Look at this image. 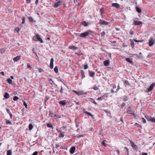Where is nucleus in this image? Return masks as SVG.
I'll return each mask as SVG.
<instances>
[{
    "label": "nucleus",
    "instance_id": "obj_8",
    "mask_svg": "<svg viewBox=\"0 0 155 155\" xmlns=\"http://www.w3.org/2000/svg\"><path fill=\"white\" fill-rule=\"evenodd\" d=\"M58 132L59 133L58 137H59L63 138L64 137V133L62 132L61 130H58L57 129H56Z\"/></svg>",
    "mask_w": 155,
    "mask_h": 155
},
{
    "label": "nucleus",
    "instance_id": "obj_11",
    "mask_svg": "<svg viewBox=\"0 0 155 155\" xmlns=\"http://www.w3.org/2000/svg\"><path fill=\"white\" fill-rule=\"evenodd\" d=\"M127 114L135 116L134 111L132 110H127Z\"/></svg>",
    "mask_w": 155,
    "mask_h": 155
},
{
    "label": "nucleus",
    "instance_id": "obj_41",
    "mask_svg": "<svg viewBox=\"0 0 155 155\" xmlns=\"http://www.w3.org/2000/svg\"><path fill=\"white\" fill-rule=\"evenodd\" d=\"M126 105V104L125 103H123L120 105V107L121 108H123V107Z\"/></svg>",
    "mask_w": 155,
    "mask_h": 155
},
{
    "label": "nucleus",
    "instance_id": "obj_12",
    "mask_svg": "<svg viewBox=\"0 0 155 155\" xmlns=\"http://www.w3.org/2000/svg\"><path fill=\"white\" fill-rule=\"evenodd\" d=\"M66 100L61 101L59 102V104L60 105H61L63 106H64L66 104Z\"/></svg>",
    "mask_w": 155,
    "mask_h": 155
},
{
    "label": "nucleus",
    "instance_id": "obj_58",
    "mask_svg": "<svg viewBox=\"0 0 155 155\" xmlns=\"http://www.w3.org/2000/svg\"><path fill=\"white\" fill-rule=\"evenodd\" d=\"M38 154V152L37 151H35L33 153L32 155H37Z\"/></svg>",
    "mask_w": 155,
    "mask_h": 155
},
{
    "label": "nucleus",
    "instance_id": "obj_1",
    "mask_svg": "<svg viewBox=\"0 0 155 155\" xmlns=\"http://www.w3.org/2000/svg\"><path fill=\"white\" fill-rule=\"evenodd\" d=\"M89 35H91L92 36H94L93 32L90 30H88L86 32L81 33L80 35V36L81 37L85 38L86 36Z\"/></svg>",
    "mask_w": 155,
    "mask_h": 155
},
{
    "label": "nucleus",
    "instance_id": "obj_22",
    "mask_svg": "<svg viewBox=\"0 0 155 155\" xmlns=\"http://www.w3.org/2000/svg\"><path fill=\"white\" fill-rule=\"evenodd\" d=\"M107 97V96H106L105 95H103L100 97H98L97 98V100H102L105 97Z\"/></svg>",
    "mask_w": 155,
    "mask_h": 155
},
{
    "label": "nucleus",
    "instance_id": "obj_7",
    "mask_svg": "<svg viewBox=\"0 0 155 155\" xmlns=\"http://www.w3.org/2000/svg\"><path fill=\"white\" fill-rule=\"evenodd\" d=\"M83 111L84 113L87 114L89 116H91V117L92 119H94V118L93 115L91 114L90 113L86 111L85 109L84 108L83 109Z\"/></svg>",
    "mask_w": 155,
    "mask_h": 155
},
{
    "label": "nucleus",
    "instance_id": "obj_3",
    "mask_svg": "<svg viewBox=\"0 0 155 155\" xmlns=\"http://www.w3.org/2000/svg\"><path fill=\"white\" fill-rule=\"evenodd\" d=\"M138 18H135L133 19V22L132 25L134 26L139 25L142 24V22L140 21H137V20Z\"/></svg>",
    "mask_w": 155,
    "mask_h": 155
},
{
    "label": "nucleus",
    "instance_id": "obj_30",
    "mask_svg": "<svg viewBox=\"0 0 155 155\" xmlns=\"http://www.w3.org/2000/svg\"><path fill=\"white\" fill-rule=\"evenodd\" d=\"M73 91L78 95H80L83 94H82V92H77V91L75 90H73Z\"/></svg>",
    "mask_w": 155,
    "mask_h": 155
},
{
    "label": "nucleus",
    "instance_id": "obj_25",
    "mask_svg": "<svg viewBox=\"0 0 155 155\" xmlns=\"http://www.w3.org/2000/svg\"><path fill=\"white\" fill-rule=\"evenodd\" d=\"M10 97L9 94L7 92L5 93L4 97L6 99Z\"/></svg>",
    "mask_w": 155,
    "mask_h": 155
},
{
    "label": "nucleus",
    "instance_id": "obj_56",
    "mask_svg": "<svg viewBox=\"0 0 155 155\" xmlns=\"http://www.w3.org/2000/svg\"><path fill=\"white\" fill-rule=\"evenodd\" d=\"M6 111L9 114H11V112L10 111V110L8 109H6Z\"/></svg>",
    "mask_w": 155,
    "mask_h": 155
},
{
    "label": "nucleus",
    "instance_id": "obj_42",
    "mask_svg": "<svg viewBox=\"0 0 155 155\" xmlns=\"http://www.w3.org/2000/svg\"><path fill=\"white\" fill-rule=\"evenodd\" d=\"M27 68H29L30 69L29 70H31V69H32V68L31 67L30 65L28 64H27Z\"/></svg>",
    "mask_w": 155,
    "mask_h": 155
},
{
    "label": "nucleus",
    "instance_id": "obj_36",
    "mask_svg": "<svg viewBox=\"0 0 155 155\" xmlns=\"http://www.w3.org/2000/svg\"><path fill=\"white\" fill-rule=\"evenodd\" d=\"M61 143H59L57 144H56V146H55L56 148L57 149H58L59 148H60L61 147Z\"/></svg>",
    "mask_w": 155,
    "mask_h": 155
},
{
    "label": "nucleus",
    "instance_id": "obj_37",
    "mask_svg": "<svg viewBox=\"0 0 155 155\" xmlns=\"http://www.w3.org/2000/svg\"><path fill=\"white\" fill-rule=\"evenodd\" d=\"M90 99L91 100L90 101L92 103H93L94 104L97 105V103L95 101L94 99L92 98H90Z\"/></svg>",
    "mask_w": 155,
    "mask_h": 155
},
{
    "label": "nucleus",
    "instance_id": "obj_21",
    "mask_svg": "<svg viewBox=\"0 0 155 155\" xmlns=\"http://www.w3.org/2000/svg\"><path fill=\"white\" fill-rule=\"evenodd\" d=\"M95 73L94 72L91 71H89V74L90 77H93L95 75Z\"/></svg>",
    "mask_w": 155,
    "mask_h": 155
},
{
    "label": "nucleus",
    "instance_id": "obj_28",
    "mask_svg": "<svg viewBox=\"0 0 155 155\" xmlns=\"http://www.w3.org/2000/svg\"><path fill=\"white\" fill-rule=\"evenodd\" d=\"M129 99V97L126 96H124L123 97V101H127Z\"/></svg>",
    "mask_w": 155,
    "mask_h": 155
},
{
    "label": "nucleus",
    "instance_id": "obj_26",
    "mask_svg": "<svg viewBox=\"0 0 155 155\" xmlns=\"http://www.w3.org/2000/svg\"><path fill=\"white\" fill-rule=\"evenodd\" d=\"M49 114L48 115H49V117H52L54 116V113H53V112H52V111H49Z\"/></svg>",
    "mask_w": 155,
    "mask_h": 155
},
{
    "label": "nucleus",
    "instance_id": "obj_50",
    "mask_svg": "<svg viewBox=\"0 0 155 155\" xmlns=\"http://www.w3.org/2000/svg\"><path fill=\"white\" fill-rule=\"evenodd\" d=\"M6 123L7 124H10V125H11L12 124V123L9 120H6Z\"/></svg>",
    "mask_w": 155,
    "mask_h": 155
},
{
    "label": "nucleus",
    "instance_id": "obj_46",
    "mask_svg": "<svg viewBox=\"0 0 155 155\" xmlns=\"http://www.w3.org/2000/svg\"><path fill=\"white\" fill-rule=\"evenodd\" d=\"M141 121L144 123H145L146 122V120L143 117L141 118Z\"/></svg>",
    "mask_w": 155,
    "mask_h": 155
},
{
    "label": "nucleus",
    "instance_id": "obj_62",
    "mask_svg": "<svg viewBox=\"0 0 155 155\" xmlns=\"http://www.w3.org/2000/svg\"><path fill=\"white\" fill-rule=\"evenodd\" d=\"M116 152H117V153L118 155H119L120 153V152L117 149L116 150Z\"/></svg>",
    "mask_w": 155,
    "mask_h": 155
},
{
    "label": "nucleus",
    "instance_id": "obj_6",
    "mask_svg": "<svg viewBox=\"0 0 155 155\" xmlns=\"http://www.w3.org/2000/svg\"><path fill=\"white\" fill-rule=\"evenodd\" d=\"M155 43L154 40L152 37H150L149 40L148 45L150 47L152 46Z\"/></svg>",
    "mask_w": 155,
    "mask_h": 155
},
{
    "label": "nucleus",
    "instance_id": "obj_5",
    "mask_svg": "<svg viewBox=\"0 0 155 155\" xmlns=\"http://www.w3.org/2000/svg\"><path fill=\"white\" fill-rule=\"evenodd\" d=\"M155 84L154 83H153L152 84L150 85L149 87L146 89V92H149L152 91L154 87L155 86Z\"/></svg>",
    "mask_w": 155,
    "mask_h": 155
},
{
    "label": "nucleus",
    "instance_id": "obj_29",
    "mask_svg": "<svg viewBox=\"0 0 155 155\" xmlns=\"http://www.w3.org/2000/svg\"><path fill=\"white\" fill-rule=\"evenodd\" d=\"M69 48L70 49L76 50L77 49V47L74 46H69Z\"/></svg>",
    "mask_w": 155,
    "mask_h": 155
},
{
    "label": "nucleus",
    "instance_id": "obj_61",
    "mask_svg": "<svg viewBox=\"0 0 155 155\" xmlns=\"http://www.w3.org/2000/svg\"><path fill=\"white\" fill-rule=\"evenodd\" d=\"M60 92L61 93H63V87L62 86H61V89Z\"/></svg>",
    "mask_w": 155,
    "mask_h": 155
},
{
    "label": "nucleus",
    "instance_id": "obj_17",
    "mask_svg": "<svg viewBox=\"0 0 155 155\" xmlns=\"http://www.w3.org/2000/svg\"><path fill=\"white\" fill-rule=\"evenodd\" d=\"M110 63V61L108 60H106L104 62V64L105 66H109Z\"/></svg>",
    "mask_w": 155,
    "mask_h": 155
},
{
    "label": "nucleus",
    "instance_id": "obj_55",
    "mask_svg": "<svg viewBox=\"0 0 155 155\" xmlns=\"http://www.w3.org/2000/svg\"><path fill=\"white\" fill-rule=\"evenodd\" d=\"M0 52L2 54L4 52V51L3 48H1L0 49Z\"/></svg>",
    "mask_w": 155,
    "mask_h": 155
},
{
    "label": "nucleus",
    "instance_id": "obj_15",
    "mask_svg": "<svg viewBox=\"0 0 155 155\" xmlns=\"http://www.w3.org/2000/svg\"><path fill=\"white\" fill-rule=\"evenodd\" d=\"M76 148L74 147H71L70 149V153L71 154H73Z\"/></svg>",
    "mask_w": 155,
    "mask_h": 155
},
{
    "label": "nucleus",
    "instance_id": "obj_54",
    "mask_svg": "<svg viewBox=\"0 0 155 155\" xmlns=\"http://www.w3.org/2000/svg\"><path fill=\"white\" fill-rule=\"evenodd\" d=\"M20 30V28L18 27H16L15 28V30L18 32H19Z\"/></svg>",
    "mask_w": 155,
    "mask_h": 155
},
{
    "label": "nucleus",
    "instance_id": "obj_18",
    "mask_svg": "<svg viewBox=\"0 0 155 155\" xmlns=\"http://www.w3.org/2000/svg\"><path fill=\"white\" fill-rule=\"evenodd\" d=\"M20 57L21 56H18L14 58L13 60L14 62H17L21 58Z\"/></svg>",
    "mask_w": 155,
    "mask_h": 155
},
{
    "label": "nucleus",
    "instance_id": "obj_16",
    "mask_svg": "<svg viewBox=\"0 0 155 155\" xmlns=\"http://www.w3.org/2000/svg\"><path fill=\"white\" fill-rule=\"evenodd\" d=\"M46 126L48 128H50L52 129H53L54 127L53 125L51 122H49L48 123H46Z\"/></svg>",
    "mask_w": 155,
    "mask_h": 155
},
{
    "label": "nucleus",
    "instance_id": "obj_24",
    "mask_svg": "<svg viewBox=\"0 0 155 155\" xmlns=\"http://www.w3.org/2000/svg\"><path fill=\"white\" fill-rule=\"evenodd\" d=\"M130 45L132 47V48H133L134 45V41L133 40L131 39L130 40Z\"/></svg>",
    "mask_w": 155,
    "mask_h": 155
},
{
    "label": "nucleus",
    "instance_id": "obj_40",
    "mask_svg": "<svg viewBox=\"0 0 155 155\" xmlns=\"http://www.w3.org/2000/svg\"><path fill=\"white\" fill-rule=\"evenodd\" d=\"M33 126L31 124H30L28 126V129L29 130H31L33 128Z\"/></svg>",
    "mask_w": 155,
    "mask_h": 155
},
{
    "label": "nucleus",
    "instance_id": "obj_45",
    "mask_svg": "<svg viewBox=\"0 0 155 155\" xmlns=\"http://www.w3.org/2000/svg\"><path fill=\"white\" fill-rule=\"evenodd\" d=\"M23 105L24 106H25V107L26 109H27L28 108V106L27 104H26V103L25 101H23Z\"/></svg>",
    "mask_w": 155,
    "mask_h": 155
},
{
    "label": "nucleus",
    "instance_id": "obj_23",
    "mask_svg": "<svg viewBox=\"0 0 155 155\" xmlns=\"http://www.w3.org/2000/svg\"><path fill=\"white\" fill-rule=\"evenodd\" d=\"M80 72L81 73V78L83 79L85 77V75L84 74V72L83 70L81 71Z\"/></svg>",
    "mask_w": 155,
    "mask_h": 155
},
{
    "label": "nucleus",
    "instance_id": "obj_51",
    "mask_svg": "<svg viewBox=\"0 0 155 155\" xmlns=\"http://www.w3.org/2000/svg\"><path fill=\"white\" fill-rule=\"evenodd\" d=\"M101 144L105 147H106L107 146V144L103 142H101Z\"/></svg>",
    "mask_w": 155,
    "mask_h": 155
},
{
    "label": "nucleus",
    "instance_id": "obj_64",
    "mask_svg": "<svg viewBox=\"0 0 155 155\" xmlns=\"http://www.w3.org/2000/svg\"><path fill=\"white\" fill-rule=\"evenodd\" d=\"M134 34V32L132 31L130 32V35H133Z\"/></svg>",
    "mask_w": 155,
    "mask_h": 155
},
{
    "label": "nucleus",
    "instance_id": "obj_35",
    "mask_svg": "<svg viewBox=\"0 0 155 155\" xmlns=\"http://www.w3.org/2000/svg\"><path fill=\"white\" fill-rule=\"evenodd\" d=\"M12 155V150H10L7 151V155Z\"/></svg>",
    "mask_w": 155,
    "mask_h": 155
},
{
    "label": "nucleus",
    "instance_id": "obj_20",
    "mask_svg": "<svg viewBox=\"0 0 155 155\" xmlns=\"http://www.w3.org/2000/svg\"><path fill=\"white\" fill-rule=\"evenodd\" d=\"M90 23L87 22L85 21H84L81 23V24L84 27L88 26Z\"/></svg>",
    "mask_w": 155,
    "mask_h": 155
},
{
    "label": "nucleus",
    "instance_id": "obj_48",
    "mask_svg": "<svg viewBox=\"0 0 155 155\" xmlns=\"http://www.w3.org/2000/svg\"><path fill=\"white\" fill-rule=\"evenodd\" d=\"M134 125L138 127H141V126L140 124L137 123L135 124Z\"/></svg>",
    "mask_w": 155,
    "mask_h": 155
},
{
    "label": "nucleus",
    "instance_id": "obj_52",
    "mask_svg": "<svg viewBox=\"0 0 155 155\" xmlns=\"http://www.w3.org/2000/svg\"><path fill=\"white\" fill-rule=\"evenodd\" d=\"M105 31H103L101 33V35L102 37L104 36L105 35Z\"/></svg>",
    "mask_w": 155,
    "mask_h": 155
},
{
    "label": "nucleus",
    "instance_id": "obj_59",
    "mask_svg": "<svg viewBox=\"0 0 155 155\" xmlns=\"http://www.w3.org/2000/svg\"><path fill=\"white\" fill-rule=\"evenodd\" d=\"M88 68V66L87 64H85L84 65V69H87Z\"/></svg>",
    "mask_w": 155,
    "mask_h": 155
},
{
    "label": "nucleus",
    "instance_id": "obj_39",
    "mask_svg": "<svg viewBox=\"0 0 155 155\" xmlns=\"http://www.w3.org/2000/svg\"><path fill=\"white\" fill-rule=\"evenodd\" d=\"M26 18L25 17H22L21 18V19L22 20V22H21L22 24H24L25 23V21Z\"/></svg>",
    "mask_w": 155,
    "mask_h": 155
},
{
    "label": "nucleus",
    "instance_id": "obj_53",
    "mask_svg": "<svg viewBox=\"0 0 155 155\" xmlns=\"http://www.w3.org/2000/svg\"><path fill=\"white\" fill-rule=\"evenodd\" d=\"M104 111L107 114H110V110H104Z\"/></svg>",
    "mask_w": 155,
    "mask_h": 155
},
{
    "label": "nucleus",
    "instance_id": "obj_32",
    "mask_svg": "<svg viewBox=\"0 0 155 155\" xmlns=\"http://www.w3.org/2000/svg\"><path fill=\"white\" fill-rule=\"evenodd\" d=\"M151 116H149L148 115H145V118L147 119L148 121H150L151 118Z\"/></svg>",
    "mask_w": 155,
    "mask_h": 155
},
{
    "label": "nucleus",
    "instance_id": "obj_14",
    "mask_svg": "<svg viewBox=\"0 0 155 155\" xmlns=\"http://www.w3.org/2000/svg\"><path fill=\"white\" fill-rule=\"evenodd\" d=\"M28 18L29 22L32 23H35L36 22V21L33 19L31 16H30L28 17Z\"/></svg>",
    "mask_w": 155,
    "mask_h": 155
},
{
    "label": "nucleus",
    "instance_id": "obj_19",
    "mask_svg": "<svg viewBox=\"0 0 155 155\" xmlns=\"http://www.w3.org/2000/svg\"><path fill=\"white\" fill-rule=\"evenodd\" d=\"M130 143L131 144V146L132 147H134L135 149H137V147L132 141H130Z\"/></svg>",
    "mask_w": 155,
    "mask_h": 155
},
{
    "label": "nucleus",
    "instance_id": "obj_31",
    "mask_svg": "<svg viewBox=\"0 0 155 155\" xmlns=\"http://www.w3.org/2000/svg\"><path fill=\"white\" fill-rule=\"evenodd\" d=\"M126 60L128 62L130 63L131 64H133V62L130 58H126Z\"/></svg>",
    "mask_w": 155,
    "mask_h": 155
},
{
    "label": "nucleus",
    "instance_id": "obj_2",
    "mask_svg": "<svg viewBox=\"0 0 155 155\" xmlns=\"http://www.w3.org/2000/svg\"><path fill=\"white\" fill-rule=\"evenodd\" d=\"M32 40L35 41H39L41 43L43 42V41L41 38L40 35L38 34H36L35 35L32 37Z\"/></svg>",
    "mask_w": 155,
    "mask_h": 155
},
{
    "label": "nucleus",
    "instance_id": "obj_34",
    "mask_svg": "<svg viewBox=\"0 0 155 155\" xmlns=\"http://www.w3.org/2000/svg\"><path fill=\"white\" fill-rule=\"evenodd\" d=\"M136 11L139 13H140L141 12V9L140 8L137 7H136Z\"/></svg>",
    "mask_w": 155,
    "mask_h": 155
},
{
    "label": "nucleus",
    "instance_id": "obj_60",
    "mask_svg": "<svg viewBox=\"0 0 155 155\" xmlns=\"http://www.w3.org/2000/svg\"><path fill=\"white\" fill-rule=\"evenodd\" d=\"M110 42L111 43H116L117 41L115 40H114L113 41H112V40L110 41Z\"/></svg>",
    "mask_w": 155,
    "mask_h": 155
},
{
    "label": "nucleus",
    "instance_id": "obj_49",
    "mask_svg": "<svg viewBox=\"0 0 155 155\" xmlns=\"http://www.w3.org/2000/svg\"><path fill=\"white\" fill-rule=\"evenodd\" d=\"M38 71H39V73H41V72H44V70L41 68H39L38 69Z\"/></svg>",
    "mask_w": 155,
    "mask_h": 155
},
{
    "label": "nucleus",
    "instance_id": "obj_9",
    "mask_svg": "<svg viewBox=\"0 0 155 155\" xmlns=\"http://www.w3.org/2000/svg\"><path fill=\"white\" fill-rule=\"evenodd\" d=\"M111 6L115 7L117 9H119L120 8V4L117 3H112Z\"/></svg>",
    "mask_w": 155,
    "mask_h": 155
},
{
    "label": "nucleus",
    "instance_id": "obj_13",
    "mask_svg": "<svg viewBox=\"0 0 155 155\" xmlns=\"http://www.w3.org/2000/svg\"><path fill=\"white\" fill-rule=\"evenodd\" d=\"M54 59L53 58H51V59L50 63V67L51 69H52L54 67Z\"/></svg>",
    "mask_w": 155,
    "mask_h": 155
},
{
    "label": "nucleus",
    "instance_id": "obj_10",
    "mask_svg": "<svg viewBox=\"0 0 155 155\" xmlns=\"http://www.w3.org/2000/svg\"><path fill=\"white\" fill-rule=\"evenodd\" d=\"M100 24L101 25H107L108 24V22L107 21L100 19L99 21Z\"/></svg>",
    "mask_w": 155,
    "mask_h": 155
},
{
    "label": "nucleus",
    "instance_id": "obj_27",
    "mask_svg": "<svg viewBox=\"0 0 155 155\" xmlns=\"http://www.w3.org/2000/svg\"><path fill=\"white\" fill-rule=\"evenodd\" d=\"M124 84L126 87L127 85L129 86L130 85L128 81L127 80H125L124 82Z\"/></svg>",
    "mask_w": 155,
    "mask_h": 155
},
{
    "label": "nucleus",
    "instance_id": "obj_63",
    "mask_svg": "<svg viewBox=\"0 0 155 155\" xmlns=\"http://www.w3.org/2000/svg\"><path fill=\"white\" fill-rule=\"evenodd\" d=\"M123 46L124 47H127V45H126V44L124 43H123Z\"/></svg>",
    "mask_w": 155,
    "mask_h": 155
},
{
    "label": "nucleus",
    "instance_id": "obj_38",
    "mask_svg": "<svg viewBox=\"0 0 155 155\" xmlns=\"http://www.w3.org/2000/svg\"><path fill=\"white\" fill-rule=\"evenodd\" d=\"M54 71L56 73V74H57L58 72V67L57 66H55L54 68Z\"/></svg>",
    "mask_w": 155,
    "mask_h": 155
},
{
    "label": "nucleus",
    "instance_id": "obj_4",
    "mask_svg": "<svg viewBox=\"0 0 155 155\" xmlns=\"http://www.w3.org/2000/svg\"><path fill=\"white\" fill-rule=\"evenodd\" d=\"M62 3V1L60 0H55V2L54 5L53 6L54 8H56L58 7L60 5H61Z\"/></svg>",
    "mask_w": 155,
    "mask_h": 155
},
{
    "label": "nucleus",
    "instance_id": "obj_43",
    "mask_svg": "<svg viewBox=\"0 0 155 155\" xmlns=\"http://www.w3.org/2000/svg\"><path fill=\"white\" fill-rule=\"evenodd\" d=\"M94 90H98L99 89V88L97 87L96 85H95L92 88Z\"/></svg>",
    "mask_w": 155,
    "mask_h": 155
},
{
    "label": "nucleus",
    "instance_id": "obj_44",
    "mask_svg": "<svg viewBox=\"0 0 155 155\" xmlns=\"http://www.w3.org/2000/svg\"><path fill=\"white\" fill-rule=\"evenodd\" d=\"M150 121L153 123H155V118L151 117V118L150 119Z\"/></svg>",
    "mask_w": 155,
    "mask_h": 155
},
{
    "label": "nucleus",
    "instance_id": "obj_33",
    "mask_svg": "<svg viewBox=\"0 0 155 155\" xmlns=\"http://www.w3.org/2000/svg\"><path fill=\"white\" fill-rule=\"evenodd\" d=\"M6 81L9 84H12V80L11 79H10L9 78L7 79L6 80Z\"/></svg>",
    "mask_w": 155,
    "mask_h": 155
},
{
    "label": "nucleus",
    "instance_id": "obj_47",
    "mask_svg": "<svg viewBox=\"0 0 155 155\" xmlns=\"http://www.w3.org/2000/svg\"><path fill=\"white\" fill-rule=\"evenodd\" d=\"M19 99L18 97L17 96H15L13 98V100L16 101L17 100Z\"/></svg>",
    "mask_w": 155,
    "mask_h": 155
},
{
    "label": "nucleus",
    "instance_id": "obj_57",
    "mask_svg": "<svg viewBox=\"0 0 155 155\" xmlns=\"http://www.w3.org/2000/svg\"><path fill=\"white\" fill-rule=\"evenodd\" d=\"M58 114H55V115H54V118L55 119H56V118H58Z\"/></svg>",
    "mask_w": 155,
    "mask_h": 155
}]
</instances>
